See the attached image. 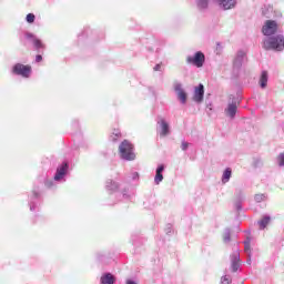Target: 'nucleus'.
Returning <instances> with one entry per match:
<instances>
[{"label":"nucleus","instance_id":"39448f33","mask_svg":"<svg viewBox=\"0 0 284 284\" xmlns=\"http://www.w3.org/2000/svg\"><path fill=\"white\" fill-rule=\"evenodd\" d=\"M186 63L195 68H203L205 63V54L201 51L195 52L193 55L186 57Z\"/></svg>","mask_w":284,"mask_h":284},{"label":"nucleus","instance_id":"f257e3e1","mask_svg":"<svg viewBox=\"0 0 284 284\" xmlns=\"http://www.w3.org/2000/svg\"><path fill=\"white\" fill-rule=\"evenodd\" d=\"M264 50H274L275 52H283L284 50V36L277 34L265 38L263 40Z\"/></svg>","mask_w":284,"mask_h":284},{"label":"nucleus","instance_id":"2eb2a0df","mask_svg":"<svg viewBox=\"0 0 284 284\" xmlns=\"http://www.w3.org/2000/svg\"><path fill=\"white\" fill-rule=\"evenodd\" d=\"M160 136H168L170 134V124L165 119L158 121Z\"/></svg>","mask_w":284,"mask_h":284},{"label":"nucleus","instance_id":"4c0bfd02","mask_svg":"<svg viewBox=\"0 0 284 284\" xmlns=\"http://www.w3.org/2000/svg\"><path fill=\"white\" fill-rule=\"evenodd\" d=\"M153 70H154L155 72H161V64H156V65L153 68Z\"/></svg>","mask_w":284,"mask_h":284},{"label":"nucleus","instance_id":"9d476101","mask_svg":"<svg viewBox=\"0 0 284 284\" xmlns=\"http://www.w3.org/2000/svg\"><path fill=\"white\" fill-rule=\"evenodd\" d=\"M245 61H247V53H245V51L243 50L237 51L235 59L233 61L234 70H239L240 68H243V63Z\"/></svg>","mask_w":284,"mask_h":284},{"label":"nucleus","instance_id":"4468645a","mask_svg":"<svg viewBox=\"0 0 284 284\" xmlns=\"http://www.w3.org/2000/svg\"><path fill=\"white\" fill-rule=\"evenodd\" d=\"M239 111V103L236 101L229 102L227 108L224 110L226 116L231 119L236 118V112Z\"/></svg>","mask_w":284,"mask_h":284},{"label":"nucleus","instance_id":"cd10ccee","mask_svg":"<svg viewBox=\"0 0 284 284\" xmlns=\"http://www.w3.org/2000/svg\"><path fill=\"white\" fill-rule=\"evenodd\" d=\"M254 201H255V203H263V201H267V195H265L263 193L255 194Z\"/></svg>","mask_w":284,"mask_h":284},{"label":"nucleus","instance_id":"58836bf2","mask_svg":"<svg viewBox=\"0 0 284 284\" xmlns=\"http://www.w3.org/2000/svg\"><path fill=\"white\" fill-rule=\"evenodd\" d=\"M122 196H123L124 199H130V194H128V192H125V191L122 193Z\"/></svg>","mask_w":284,"mask_h":284},{"label":"nucleus","instance_id":"aec40b11","mask_svg":"<svg viewBox=\"0 0 284 284\" xmlns=\"http://www.w3.org/2000/svg\"><path fill=\"white\" fill-rule=\"evenodd\" d=\"M101 284H114L116 283V277L112 273H104L100 278Z\"/></svg>","mask_w":284,"mask_h":284},{"label":"nucleus","instance_id":"72a5a7b5","mask_svg":"<svg viewBox=\"0 0 284 284\" xmlns=\"http://www.w3.org/2000/svg\"><path fill=\"white\" fill-rule=\"evenodd\" d=\"M189 148H190V142L182 141L181 150H182L183 152H185V151H187Z\"/></svg>","mask_w":284,"mask_h":284},{"label":"nucleus","instance_id":"20e7f679","mask_svg":"<svg viewBox=\"0 0 284 284\" xmlns=\"http://www.w3.org/2000/svg\"><path fill=\"white\" fill-rule=\"evenodd\" d=\"M278 32V23L274 20H266L262 27V33L264 37H274Z\"/></svg>","mask_w":284,"mask_h":284},{"label":"nucleus","instance_id":"c756f323","mask_svg":"<svg viewBox=\"0 0 284 284\" xmlns=\"http://www.w3.org/2000/svg\"><path fill=\"white\" fill-rule=\"evenodd\" d=\"M276 161H277V165L280 168H283L284 166V153H280Z\"/></svg>","mask_w":284,"mask_h":284},{"label":"nucleus","instance_id":"423d86ee","mask_svg":"<svg viewBox=\"0 0 284 284\" xmlns=\"http://www.w3.org/2000/svg\"><path fill=\"white\" fill-rule=\"evenodd\" d=\"M173 90H174L178 101H180L181 105H185V103H187V92L185 91L183 83L175 81L173 83Z\"/></svg>","mask_w":284,"mask_h":284},{"label":"nucleus","instance_id":"bb28decb","mask_svg":"<svg viewBox=\"0 0 284 284\" xmlns=\"http://www.w3.org/2000/svg\"><path fill=\"white\" fill-rule=\"evenodd\" d=\"M223 241L224 243H230V241H232V231H230V229L224 230Z\"/></svg>","mask_w":284,"mask_h":284},{"label":"nucleus","instance_id":"f03ea898","mask_svg":"<svg viewBox=\"0 0 284 284\" xmlns=\"http://www.w3.org/2000/svg\"><path fill=\"white\" fill-rule=\"evenodd\" d=\"M119 153L123 161H134V159H136V153H134V145L128 140H124L120 143Z\"/></svg>","mask_w":284,"mask_h":284},{"label":"nucleus","instance_id":"0eeeda50","mask_svg":"<svg viewBox=\"0 0 284 284\" xmlns=\"http://www.w3.org/2000/svg\"><path fill=\"white\" fill-rule=\"evenodd\" d=\"M68 170H70V165L68 164V162H63L61 165L57 168L53 181H55L57 183H65Z\"/></svg>","mask_w":284,"mask_h":284},{"label":"nucleus","instance_id":"ea45409f","mask_svg":"<svg viewBox=\"0 0 284 284\" xmlns=\"http://www.w3.org/2000/svg\"><path fill=\"white\" fill-rule=\"evenodd\" d=\"M126 284H136V282L132 281V280H128Z\"/></svg>","mask_w":284,"mask_h":284},{"label":"nucleus","instance_id":"7c9ffc66","mask_svg":"<svg viewBox=\"0 0 284 284\" xmlns=\"http://www.w3.org/2000/svg\"><path fill=\"white\" fill-rule=\"evenodd\" d=\"M263 166V161L260 158H255L253 160V168H262Z\"/></svg>","mask_w":284,"mask_h":284},{"label":"nucleus","instance_id":"7ed1b4c3","mask_svg":"<svg viewBox=\"0 0 284 284\" xmlns=\"http://www.w3.org/2000/svg\"><path fill=\"white\" fill-rule=\"evenodd\" d=\"M12 74H16L17 77H22L23 79H30V75L32 74V67L16 63L12 68Z\"/></svg>","mask_w":284,"mask_h":284},{"label":"nucleus","instance_id":"dca6fc26","mask_svg":"<svg viewBox=\"0 0 284 284\" xmlns=\"http://www.w3.org/2000/svg\"><path fill=\"white\" fill-rule=\"evenodd\" d=\"M245 193L243 191L237 192L234 201L235 209L237 212H241L243 210V203H245Z\"/></svg>","mask_w":284,"mask_h":284},{"label":"nucleus","instance_id":"a878e982","mask_svg":"<svg viewBox=\"0 0 284 284\" xmlns=\"http://www.w3.org/2000/svg\"><path fill=\"white\" fill-rule=\"evenodd\" d=\"M121 139V131L120 130H114V132L110 135V141L113 143H116Z\"/></svg>","mask_w":284,"mask_h":284},{"label":"nucleus","instance_id":"f3484780","mask_svg":"<svg viewBox=\"0 0 284 284\" xmlns=\"http://www.w3.org/2000/svg\"><path fill=\"white\" fill-rule=\"evenodd\" d=\"M195 8L199 12H207L210 0H194Z\"/></svg>","mask_w":284,"mask_h":284},{"label":"nucleus","instance_id":"f8f14e48","mask_svg":"<svg viewBox=\"0 0 284 284\" xmlns=\"http://www.w3.org/2000/svg\"><path fill=\"white\" fill-rule=\"evenodd\" d=\"M215 3H217L220 10H234L239 1L237 0H215Z\"/></svg>","mask_w":284,"mask_h":284},{"label":"nucleus","instance_id":"6e6552de","mask_svg":"<svg viewBox=\"0 0 284 284\" xmlns=\"http://www.w3.org/2000/svg\"><path fill=\"white\" fill-rule=\"evenodd\" d=\"M204 98H205V87L202 83H200L197 87H194L192 99L194 103L201 104L203 103Z\"/></svg>","mask_w":284,"mask_h":284},{"label":"nucleus","instance_id":"5701e85b","mask_svg":"<svg viewBox=\"0 0 284 284\" xmlns=\"http://www.w3.org/2000/svg\"><path fill=\"white\" fill-rule=\"evenodd\" d=\"M232 179V169L226 168L222 174V183L225 185L226 183H230V180Z\"/></svg>","mask_w":284,"mask_h":284},{"label":"nucleus","instance_id":"412c9836","mask_svg":"<svg viewBox=\"0 0 284 284\" xmlns=\"http://www.w3.org/2000/svg\"><path fill=\"white\" fill-rule=\"evenodd\" d=\"M105 190L108 192H116V190H119V183L113 180H108L105 183Z\"/></svg>","mask_w":284,"mask_h":284},{"label":"nucleus","instance_id":"e433bc0d","mask_svg":"<svg viewBox=\"0 0 284 284\" xmlns=\"http://www.w3.org/2000/svg\"><path fill=\"white\" fill-rule=\"evenodd\" d=\"M43 61V57L41 54L36 55V63H41Z\"/></svg>","mask_w":284,"mask_h":284},{"label":"nucleus","instance_id":"4be33fe9","mask_svg":"<svg viewBox=\"0 0 284 284\" xmlns=\"http://www.w3.org/2000/svg\"><path fill=\"white\" fill-rule=\"evenodd\" d=\"M270 77L267 75V71H262L261 77H260V88H262V90H265V88H267V81H268Z\"/></svg>","mask_w":284,"mask_h":284},{"label":"nucleus","instance_id":"1a4fd4ad","mask_svg":"<svg viewBox=\"0 0 284 284\" xmlns=\"http://www.w3.org/2000/svg\"><path fill=\"white\" fill-rule=\"evenodd\" d=\"M24 38L28 41H31V43L33 44V48H36V50H45V44H43V42L39 38H37V36H34L33 33L26 32Z\"/></svg>","mask_w":284,"mask_h":284},{"label":"nucleus","instance_id":"a19ab883","mask_svg":"<svg viewBox=\"0 0 284 284\" xmlns=\"http://www.w3.org/2000/svg\"><path fill=\"white\" fill-rule=\"evenodd\" d=\"M75 125H79V123H78V122H75Z\"/></svg>","mask_w":284,"mask_h":284},{"label":"nucleus","instance_id":"6ab92c4d","mask_svg":"<svg viewBox=\"0 0 284 284\" xmlns=\"http://www.w3.org/2000/svg\"><path fill=\"white\" fill-rule=\"evenodd\" d=\"M163 172H165V165L160 164L155 171L154 183L159 185L163 181Z\"/></svg>","mask_w":284,"mask_h":284},{"label":"nucleus","instance_id":"393cba45","mask_svg":"<svg viewBox=\"0 0 284 284\" xmlns=\"http://www.w3.org/2000/svg\"><path fill=\"white\" fill-rule=\"evenodd\" d=\"M272 12H274V8L264 6L262 8V14L263 17H266V19H272Z\"/></svg>","mask_w":284,"mask_h":284},{"label":"nucleus","instance_id":"ddd939ff","mask_svg":"<svg viewBox=\"0 0 284 284\" xmlns=\"http://www.w3.org/2000/svg\"><path fill=\"white\" fill-rule=\"evenodd\" d=\"M230 258L232 272H239V268L241 267V253H239V251H235L231 254Z\"/></svg>","mask_w":284,"mask_h":284},{"label":"nucleus","instance_id":"f704fd0d","mask_svg":"<svg viewBox=\"0 0 284 284\" xmlns=\"http://www.w3.org/2000/svg\"><path fill=\"white\" fill-rule=\"evenodd\" d=\"M221 283L222 284H230V283H232V278H230V276L225 275L221 278Z\"/></svg>","mask_w":284,"mask_h":284},{"label":"nucleus","instance_id":"a211bd4d","mask_svg":"<svg viewBox=\"0 0 284 284\" xmlns=\"http://www.w3.org/2000/svg\"><path fill=\"white\" fill-rule=\"evenodd\" d=\"M251 243H252V239L246 237V240L244 241V252L245 254H247V260H246L247 265H252V248L250 246Z\"/></svg>","mask_w":284,"mask_h":284},{"label":"nucleus","instance_id":"c85d7f7f","mask_svg":"<svg viewBox=\"0 0 284 284\" xmlns=\"http://www.w3.org/2000/svg\"><path fill=\"white\" fill-rule=\"evenodd\" d=\"M45 187H49L50 190L57 187V181L47 179L44 181Z\"/></svg>","mask_w":284,"mask_h":284},{"label":"nucleus","instance_id":"473e14b6","mask_svg":"<svg viewBox=\"0 0 284 284\" xmlns=\"http://www.w3.org/2000/svg\"><path fill=\"white\" fill-rule=\"evenodd\" d=\"M129 179L130 181H139V172H132Z\"/></svg>","mask_w":284,"mask_h":284},{"label":"nucleus","instance_id":"c9c22d12","mask_svg":"<svg viewBox=\"0 0 284 284\" xmlns=\"http://www.w3.org/2000/svg\"><path fill=\"white\" fill-rule=\"evenodd\" d=\"M206 113L209 114V116H212V103L206 104Z\"/></svg>","mask_w":284,"mask_h":284},{"label":"nucleus","instance_id":"2f4dec72","mask_svg":"<svg viewBox=\"0 0 284 284\" xmlns=\"http://www.w3.org/2000/svg\"><path fill=\"white\" fill-rule=\"evenodd\" d=\"M36 19H37V17L34 16V13H29L26 17L27 23H33Z\"/></svg>","mask_w":284,"mask_h":284},{"label":"nucleus","instance_id":"b1692460","mask_svg":"<svg viewBox=\"0 0 284 284\" xmlns=\"http://www.w3.org/2000/svg\"><path fill=\"white\" fill-rule=\"evenodd\" d=\"M270 221H272V217H270V215H263L261 221H258L260 230H265L267 225H270Z\"/></svg>","mask_w":284,"mask_h":284},{"label":"nucleus","instance_id":"9b49d317","mask_svg":"<svg viewBox=\"0 0 284 284\" xmlns=\"http://www.w3.org/2000/svg\"><path fill=\"white\" fill-rule=\"evenodd\" d=\"M40 203H41V193H39L38 191H33L29 200L30 211L31 212L37 211L39 209Z\"/></svg>","mask_w":284,"mask_h":284}]
</instances>
